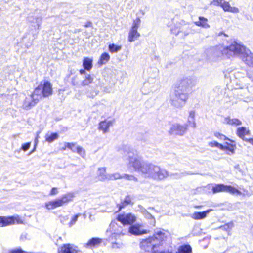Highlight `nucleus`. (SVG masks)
I'll use <instances>...</instances> for the list:
<instances>
[{"mask_svg":"<svg viewBox=\"0 0 253 253\" xmlns=\"http://www.w3.org/2000/svg\"><path fill=\"white\" fill-rule=\"evenodd\" d=\"M223 123L232 126H237L242 125V121L239 119L235 118H231L229 116L225 117Z\"/></svg>","mask_w":253,"mask_h":253,"instance_id":"21","label":"nucleus"},{"mask_svg":"<svg viewBox=\"0 0 253 253\" xmlns=\"http://www.w3.org/2000/svg\"><path fill=\"white\" fill-rule=\"evenodd\" d=\"M221 7L225 12H230L233 13H237L239 12V10L237 7H232L229 3L227 1H224Z\"/></svg>","mask_w":253,"mask_h":253,"instance_id":"24","label":"nucleus"},{"mask_svg":"<svg viewBox=\"0 0 253 253\" xmlns=\"http://www.w3.org/2000/svg\"><path fill=\"white\" fill-rule=\"evenodd\" d=\"M214 136L216 138H217L218 139H220V140H227L231 142H234V141L233 140L229 139L228 138H227L224 135L220 134V133H219L218 132L215 133H214Z\"/></svg>","mask_w":253,"mask_h":253,"instance_id":"42","label":"nucleus"},{"mask_svg":"<svg viewBox=\"0 0 253 253\" xmlns=\"http://www.w3.org/2000/svg\"><path fill=\"white\" fill-rule=\"evenodd\" d=\"M64 146L71 149L73 152H75V149H73V147H75V144L72 143H65Z\"/></svg>","mask_w":253,"mask_h":253,"instance_id":"47","label":"nucleus"},{"mask_svg":"<svg viewBox=\"0 0 253 253\" xmlns=\"http://www.w3.org/2000/svg\"><path fill=\"white\" fill-rule=\"evenodd\" d=\"M224 1V0H214L211 2V4L221 7Z\"/></svg>","mask_w":253,"mask_h":253,"instance_id":"46","label":"nucleus"},{"mask_svg":"<svg viewBox=\"0 0 253 253\" xmlns=\"http://www.w3.org/2000/svg\"><path fill=\"white\" fill-rule=\"evenodd\" d=\"M91 23L90 22H87L85 24V27H90L91 26Z\"/></svg>","mask_w":253,"mask_h":253,"instance_id":"55","label":"nucleus"},{"mask_svg":"<svg viewBox=\"0 0 253 253\" xmlns=\"http://www.w3.org/2000/svg\"><path fill=\"white\" fill-rule=\"evenodd\" d=\"M58 253H81L77 247L73 244H64L58 249Z\"/></svg>","mask_w":253,"mask_h":253,"instance_id":"14","label":"nucleus"},{"mask_svg":"<svg viewBox=\"0 0 253 253\" xmlns=\"http://www.w3.org/2000/svg\"><path fill=\"white\" fill-rule=\"evenodd\" d=\"M35 149H36V148H35V147L34 148V149H33V151L31 152V153H32L33 152H34V150H35Z\"/></svg>","mask_w":253,"mask_h":253,"instance_id":"62","label":"nucleus"},{"mask_svg":"<svg viewBox=\"0 0 253 253\" xmlns=\"http://www.w3.org/2000/svg\"><path fill=\"white\" fill-rule=\"evenodd\" d=\"M96 178L100 181H105L108 180V175L106 172V168L100 167L97 169L96 171Z\"/></svg>","mask_w":253,"mask_h":253,"instance_id":"16","label":"nucleus"},{"mask_svg":"<svg viewBox=\"0 0 253 253\" xmlns=\"http://www.w3.org/2000/svg\"><path fill=\"white\" fill-rule=\"evenodd\" d=\"M35 149H36V148H35V147L34 148V149H33V151L31 152V153H32L33 152H34V150H35Z\"/></svg>","mask_w":253,"mask_h":253,"instance_id":"63","label":"nucleus"},{"mask_svg":"<svg viewBox=\"0 0 253 253\" xmlns=\"http://www.w3.org/2000/svg\"><path fill=\"white\" fill-rule=\"evenodd\" d=\"M108 48L110 52L115 53L118 52L122 49V46L112 43L109 45Z\"/></svg>","mask_w":253,"mask_h":253,"instance_id":"37","label":"nucleus"},{"mask_svg":"<svg viewBox=\"0 0 253 253\" xmlns=\"http://www.w3.org/2000/svg\"><path fill=\"white\" fill-rule=\"evenodd\" d=\"M110 58L109 54L107 53H103L100 56L98 64L100 65L106 64Z\"/></svg>","mask_w":253,"mask_h":253,"instance_id":"36","label":"nucleus"},{"mask_svg":"<svg viewBox=\"0 0 253 253\" xmlns=\"http://www.w3.org/2000/svg\"><path fill=\"white\" fill-rule=\"evenodd\" d=\"M59 219H60V222L63 224H66L67 221L69 219V217L68 216H59Z\"/></svg>","mask_w":253,"mask_h":253,"instance_id":"48","label":"nucleus"},{"mask_svg":"<svg viewBox=\"0 0 253 253\" xmlns=\"http://www.w3.org/2000/svg\"><path fill=\"white\" fill-rule=\"evenodd\" d=\"M176 253H192V248L189 245L180 246L178 248Z\"/></svg>","mask_w":253,"mask_h":253,"instance_id":"33","label":"nucleus"},{"mask_svg":"<svg viewBox=\"0 0 253 253\" xmlns=\"http://www.w3.org/2000/svg\"><path fill=\"white\" fill-rule=\"evenodd\" d=\"M226 144L227 145V146L224 145V147H225L224 149L221 150L226 151V153L228 155L234 154V148L235 147V144H229L228 142H226Z\"/></svg>","mask_w":253,"mask_h":253,"instance_id":"34","label":"nucleus"},{"mask_svg":"<svg viewBox=\"0 0 253 253\" xmlns=\"http://www.w3.org/2000/svg\"><path fill=\"white\" fill-rule=\"evenodd\" d=\"M58 138V135L56 133H53L50 134H46L45 136L46 141L48 142H52Z\"/></svg>","mask_w":253,"mask_h":253,"instance_id":"38","label":"nucleus"},{"mask_svg":"<svg viewBox=\"0 0 253 253\" xmlns=\"http://www.w3.org/2000/svg\"><path fill=\"white\" fill-rule=\"evenodd\" d=\"M74 196L73 193H68L62 195L61 197L45 203V207L48 210H53L61 207L73 200Z\"/></svg>","mask_w":253,"mask_h":253,"instance_id":"5","label":"nucleus"},{"mask_svg":"<svg viewBox=\"0 0 253 253\" xmlns=\"http://www.w3.org/2000/svg\"><path fill=\"white\" fill-rule=\"evenodd\" d=\"M123 178L125 179L126 180L132 181L134 182H138V179L135 176L131 174H123Z\"/></svg>","mask_w":253,"mask_h":253,"instance_id":"40","label":"nucleus"},{"mask_svg":"<svg viewBox=\"0 0 253 253\" xmlns=\"http://www.w3.org/2000/svg\"><path fill=\"white\" fill-rule=\"evenodd\" d=\"M113 121L112 120H104L101 121L99 124L98 129L105 134L108 132L109 127L112 126Z\"/></svg>","mask_w":253,"mask_h":253,"instance_id":"20","label":"nucleus"},{"mask_svg":"<svg viewBox=\"0 0 253 253\" xmlns=\"http://www.w3.org/2000/svg\"><path fill=\"white\" fill-rule=\"evenodd\" d=\"M80 73L82 75L85 74V71L84 69H81L80 70Z\"/></svg>","mask_w":253,"mask_h":253,"instance_id":"56","label":"nucleus"},{"mask_svg":"<svg viewBox=\"0 0 253 253\" xmlns=\"http://www.w3.org/2000/svg\"><path fill=\"white\" fill-rule=\"evenodd\" d=\"M208 145L211 147H218L220 149H224L225 148L224 147V145L215 141L209 142Z\"/></svg>","mask_w":253,"mask_h":253,"instance_id":"41","label":"nucleus"},{"mask_svg":"<svg viewBox=\"0 0 253 253\" xmlns=\"http://www.w3.org/2000/svg\"><path fill=\"white\" fill-rule=\"evenodd\" d=\"M93 60L88 57H85L83 61V66L85 70L90 71L92 68Z\"/></svg>","mask_w":253,"mask_h":253,"instance_id":"30","label":"nucleus"},{"mask_svg":"<svg viewBox=\"0 0 253 253\" xmlns=\"http://www.w3.org/2000/svg\"><path fill=\"white\" fill-rule=\"evenodd\" d=\"M193 79L186 77L181 79L175 85L174 92L170 95V102L173 106L183 107L189 97V93L193 86Z\"/></svg>","mask_w":253,"mask_h":253,"instance_id":"2","label":"nucleus"},{"mask_svg":"<svg viewBox=\"0 0 253 253\" xmlns=\"http://www.w3.org/2000/svg\"><path fill=\"white\" fill-rule=\"evenodd\" d=\"M195 112L194 111H193V110L190 111L189 112L188 117V124L190 126H191L193 128H195L196 126V123L195 121Z\"/></svg>","mask_w":253,"mask_h":253,"instance_id":"32","label":"nucleus"},{"mask_svg":"<svg viewBox=\"0 0 253 253\" xmlns=\"http://www.w3.org/2000/svg\"><path fill=\"white\" fill-rule=\"evenodd\" d=\"M10 253H26L25 251L20 249L12 250L10 251Z\"/></svg>","mask_w":253,"mask_h":253,"instance_id":"52","label":"nucleus"},{"mask_svg":"<svg viewBox=\"0 0 253 253\" xmlns=\"http://www.w3.org/2000/svg\"><path fill=\"white\" fill-rule=\"evenodd\" d=\"M187 130V125H181L179 124L175 123L171 125L169 133L171 135H183Z\"/></svg>","mask_w":253,"mask_h":253,"instance_id":"10","label":"nucleus"},{"mask_svg":"<svg viewBox=\"0 0 253 253\" xmlns=\"http://www.w3.org/2000/svg\"><path fill=\"white\" fill-rule=\"evenodd\" d=\"M116 240H114L113 241H110L112 244V247L114 248H119L122 246V244L119 243H117L115 242Z\"/></svg>","mask_w":253,"mask_h":253,"instance_id":"49","label":"nucleus"},{"mask_svg":"<svg viewBox=\"0 0 253 253\" xmlns=\"http://www.w3.org/2000/svg\"><path fill=\"white\" fill-rule=\"evenodd\" d=\"M127 233V231L124 230L123 227L119 225L116 222L112 221L109 228L106 231V234L108 236L109 241L116 240L121 236L124 235Z\"/></svg>","mask_w":253,"mask_h":253,"instance_id":"4","label":"nucleus"},{"mask_svg":"<svg viewBox=\"0 0 253 253\" xmlns=\"http://www.w3.org/2000/svg\"><path fill=\"white\" fill-rule=\"evenodd\" d=\"M132 198L130 196H126L124 200L121 202V203L118 205L119 207V211H120L124 207L128 205L132 204Z\"/></svg>","mask_w":253,"mask_h":253,"instance_id":"31","label":"nucleus"},{"mask_svg":"<svg viewBox=\"0 0 253 253\" xmlns=\"http://www.w3.org/2000/svg\"><path fill=\"white\" fill-rule=\"evenodd\" d=\"M247 48L240 43L234 41L227 46L221 47L219 50L223 56L228 58L239 56L241 58Z\"/></svg>","mask_w":253,"mask_h":253,"instance_id":"3","label":"nucleus"},{"mask_svg":"<svg viewBox=\"0 0 253 253\" xmlns=\"http://www.w3.org/2000/svg\"><path fill=\"white\" fill-rule=\"evenodd\" d=\"M184 27L180 26L177 25L176 27L174 28H172L171 29V31L172 33L175 35H178L180 33H182L183 34V37H185L187 36L189 34V30L184 31Z\"/></svg>","mask_w":253,"mask_h":253,"instance_id":"27","label":"nucleus"},{"mask_svg":"<svg viewBox=\"0 0 253 253\" xmlns=\"http://www.w3.org/2000/svg\"><path fill=\"white\" fill-rule=\"evenodd\" d=\"M40 133V132H38L37 133V136H36V138H37V139H38V137H39V134Z\"/></svg>","mask_w":253,"mask_h":253,"instance_id":"60","label":"nucleus"},{"mask_svg":"<svg viewBox=\"0 0 253 253\" xmlns=\"http://www.w3.org/2000/svg\"><path fill=\"white\" fill-rule=\"evenodd\" d=\"M93 77L90 74H87L85 79L80 83L81 86H84L89 85L93 82Z\"/></svg>","mask_w":253,"mask_h":253,"instance_id":"35","label":"nucleus"},{"mask_svg":"<svg viewBox=\"0 0 253 253\" xmlns=\"http://www.w3.org/2000/svg\"><path fill=\"white\" fill-rule=\"evenodd\" d=\"M117 219L123 225H131L136 221V217L130 213H123L119 214Z\"/></svg>","mask_w":253,"mask_h":253,"instance_id":"9","label":"nucleus"},{"mask_svg":"<svg viewBox=\"0 0 253 253\" xmlns=\"http://www.w3.org/2000/svg\"><path fill=\"white\" fill-rule=\"evenodd\" d=\"M37 103V101H35L32 95L30 94L26 97L23 104V107L27 110L30 109Z\"/></svg>","mask_w":253,"mask_h":253,"instance_id":"18","label":"nucleus"},{"mask_svg":"<svg viewBox=\"0 0 253 253\" xmlns=\"http://www.w3.org/2000/svg\"><path fill=\"white\" fill-rule=\"evenodd\" d=\"M58 193V191L57 188L54 187L53 188L49 193V195L54 196L57 194Z\"/></svg>","mask_w":253,"mask_h":253,"instance_id":"51","label":"nucleus"},{"mask_svg":"<svg viewBox=\"0 0 253 253\" xmlns=\"http://www.w3.org/2000/svg\"><path fill=\"white\" fill-rule=\"evenodd\" d=\"M99 93L98 90H94L92 92H90L88 94V97L90 98H94Z\"/></svg>","mask_w":253,"mask_h":253,"instance_id":"53","label":"nucleus"},{"mask_svg":"<svg viewBox=\"0 0 253 253\" xmlns=\"http://www.w3.org/2000/svg\"><path fill=\"white\" fill-rule=\"evenodd\" d=\"M212 209H208L203 212H195L191 214V217L195 220H200L206 217L207 214L209 213Z\"/></svg>","mask_w":253,"mask_h":253,"instance_id":"23","label":"nucleus"},{"mask_svg":"<svg viewBox=\"0 0 253 253\" xmlns=\"http://www.w3.org/2000/svg\"><path fill=\"white\" fill-rule=\"evenodd\" d=\"M39 85L42 90L43 97H48L52 94V86L49 81H42Z\"/></svg>","mask_w":253,"mask_h":253,"instance_id":"13","label":"nucleus"},{"mask_svg":"<svg viewBox=\"0 0 253 253\" xmlns=\"http://www.w3.org/2000/svg\"><path fill=\"white\" fill-rule=\"evenodd\" d=\"M147 217L148 218H152L153 217L151 214H148V216H147Z\"/></svg>","mask_w":253,"mask_h":253,"instance_id":"58","label":"nucleus"},{"mask_svg":"<svg viewBox=\"0 0 253 253\" xmlns=\"http://www.w3.org/2000/svg\"><path fill=\"white\" fill-rule=\"evenodd\" d=\"M157 243L154 242L153 237H150L140 243V247L142 249L149 252L157 247Z\"/></svg>","mask_w":253,"mask_h":253,"instance_id":"12","label":"nucleus"},{"mask_svg":"<svg viewBox=\"0 0 253 253\" xmlns=\"http://www.w3.org/2000/svg\"><path fill=\"white\" fill-rule=\"evenodd\" d=\"M166 233L164 230H159L155 232V234L152 236L153 237L154 242L158 243L157 246L161 244L162 242L166 238Z\"/></svg>","mask_w":253,"mask_h":253,"instance_id":"19","label":"nucleus"},{"mask_svg":"<svg viewBox=\"0 0 253 253\" xmlns=\"http://www.w3.org/2000/svg\"><path fill=\"white\" fill-rule=\"evenodd\" d=\"M241 58L249 66L253 67V53L249 49L247 48L246 49Z\"/></svg>","mask_w":253,"mask_h":253,"instance_id":"15","label":"nucleus"},{"mask_svg":"<svg viewBox=\"0 0 253 253\" xmlns=\"http://www.w3.org/2000/svg\"><path fill=\"white\" fill-rule=\"evenodd\" d=\"M26 234H22L21 236V239L22 240H23L24 239L26 238Z\"/></svg>","mask_w":253,"mask_h":253,"instance_id":"57","label":"nucleus"},{"mask_svg":"<svg viewBox=\"0 0 253 253\" xmlns=\"http://www.w3.org/2000/svg\"><path fill=\"white\" fill-rule=\"evenodd\" d=\"M123 177V174L121 175L118 172L112 174H109L108 181L120 179H122Z\"/></svg>","mask_w":253,"mask_h":253,"instance_id":"39","label":"nucleus"},{"mask_svg":"<svg viewBox=\"0 0 253 253\" xmlns=\"http://www.w3.org/2000/svg\"><path fill=\"white\" fill-rule=\"evenodd\" d=\"M199 20L195 22V24L198 26H200L204 28H208L210 27V25L208 23V19L203 17H199Z\"/></svg>","mask_w":253,"mask_h":253,"instance_id":"29","label":"nucleus"},{"mask_svg":"<svg viewBox=\"0 0 253 253\" xmlns=\"http://www.w3.org/2000/svg\"><path fill=\"white\" fill-rule=\"evenodd\" d=\"M31 143H26L22 145V149L24 151H27L30 147Z\"/></svg>","mask_w":253,"mask_h":253,"instance_id":"50","label":"nucleus"},{"mask_svg":"<svg viewBox=\"0 0 253 253\" xmlns=\"http://www.w3.org/2000/svg\"><path fill=\"white\" fill-rule=\"evenodd\" d=\"M247 142L250 143L251 144H252L253 146V138H250L247 140Z\"/></svg>","mask_w":253,"mask_h":253,"instance_id":"54","label":"nucleus"},{"mask_svg":"<svg viewBox=\"0 0 253 253\" xmlns=\"http://www.w3.org/2000/svg\"><path fill=\"white\" fill-rule=\"evenodd\" d=\"M23 221L19 215L0 216V227L8 226L15 224H23Z\"/></svg>","mask_w":253,"mask_h":253,"instance_id":"7","label":"nucleus"},{"mask_svg":"<svg viewBox=\"0 0 253 253\" xmlns=\"http://www.w3.org/2000/svg\"><path fill=\"white\" fill-rule=\"evenodd\" d=\"M127 232L131 234L136 236L147 234L149 232L147 230L143 229V225L142 224L139 223H136L130 226Z\"/></svg>","mask_w":253,"mask_h":253,"instance_id":"11","label":"nucleus"},{"mask_svg":"<svg viewBox=\"0 0 253 253\" xmlns=\"http://www.w3.org/2000/svg\"><path fill=\"white\" fill-rule=\"evenodd\" d=\"M28 20L35 29H40L42 20L41 16H36L35 17H32L29 16L28 17Z\"/></svg>","mask_w":253,"mask_h":253,"instance_id":"17","label":"nucleus"},{"mask_svg":"<svg viewBox=\"0 0 253 253\" xmlns=\"http://www.w3.org/2000/svg\"><path fill=\"white\" fill-rule=\"evenodd\" d=\"M78 146H76L75 145V147H73V149H75V152H76V147H78Z\"/></svg>","mask_w":253,"mask_h":253,"instance_id":"61","label":"nucleus"},{"mask_svg":"<svg viewBox=\"0 0 253 253\" xmlns=\"http://www.w3.org/2000/svg\"><path fill=\"white\" fill-rule=\"evenodd\" d=\"M155 180H161L169 176V174L167 171L164 169H161L159 167V170L157 171Z\"/></svg>","mask_w":253,"mask_h":253,"instance_id":"25","label":"nucleus"},{"mask_svg":"<svg viewBox=\"0 0 253 253\" xmlns=\"http://www.w3.org/2000/svg\"><path fill=\"white\" fill-rule=\"evenodd\" d=\"M71 84L73 85L80 87V84L78 82V78L77 76L73 77L71 79Z\"/></svg>","mask_w":253,"mask_h":253,"instance_id":"45","label":"nucleus"},{"mask_svg":"<svg viewBox=\"0 0 253 253\" xmlns=\"http://www.w3.org/2000/svg\"><path fill=\"white\" fill-rule=\"evenodd\" d=\"M81 215L80 214H77L74 215L71 219V221L69 222L68 225L69 227L73 226L77 222L78 217Z\"/></svg>","mask_w":253,"mask_h":253,"instance_id":"44","label":"nucleus"},{"mask_svg":"<svg viewBox=\"0 0 253 253\" xmlns=\"http://www.w3.org/2000/svg\"><path fill=\"white\" fill-rule=\"evenodd\" d=\"M38 139L37 138H36L35 140V145H37V143H38Z\"/></svg>","mask_w":253,"mask_h":253,"instance_id":"59","label":"nucleus"},{"mask_svg":"<svg viewBox=\"0 0 253 253\" xmlns=\"http://www.w3.org/2000/svg\"><path fill=\"white\" fill-rule=\"evenodd\" d=\"M140 22V19L138 17L133 20L131 28L128 33V40L129 42H132L140 37V35L138 32V29Z\"/></svg>","mask_w":253,"mask_h":253,"instance_id":"8","label":"nucleus"},{"mask_svg":"<svg viewBox=\"0 0 253 253\" xmlns=\"http://www.w3.org/2000/svg\"><path fill=\"white\" fill-rule=\"evenodd\" d=\"M102 240L99 238H92L90 239L86 244L85 246L87 247H96L102 243Z\"/></svg>","mask_w":253,"mask_h":253,"instance_id":"28","label":"nucleus"},{"mask_svg":"<svg viewBox=\"0 0 253 253\" xmlns=\"http://www.w3.org/2000/svg\"><path fill=\"white\" fill-rule=\"evenodd\" d=\"M76 152L78 154H79L81 156H82V157L84 158L85 156V150L80 147V146H78V147H76Z\"/></svg>","mask_w":253,"mask_h":253,"instance_id":"43","label":"nucleus"},{"mask_svg":"<svg viewBox=\"0 0 253 253\" xmlns=\"http://www.w3.org/2000/svg\"><path fill=\"white\" fill-rule=\"evenodd\" d=\"M209 188H211L213 193L219 192H226L233 195H241L242 192L235 187L230 185H225L223 184L209 185Z\"/></svg>","mask_w":253,"mask_h":253,"instance_id":"6","label":"nucleus"},{"mask_svg":"<svg viewBox=\"0 0 253 253\" xmlns=\"http://www.w3.org/2000/svg\"><path fill=\"white\" fill-rule=\"evenodd\" d=\"M236 134L239 137L244 141H247L248 139L245 138V136L250 135V131L245 127L242 126L237 128Z\"/></svg>","mask_w":253,"mask_h":253,"instance_id":"22","label":"nucleus"},{"mask_svg":"<svg viewBox=\"0 0 253 253\" xmlns=\"http://www.w3.org/2000/svg\"><path fill=\"white\" fill-rule=\"evenodd\" d=\"M126 152L127 154L128 167L133 168V170L145 177L154 179L156 172L159 170V167L149 164L144 161L142 159L133 152L130 151L129 147L126 148Z\"/></svg>","mask_w":253,"mask_h":253,"instance_id":"1","label":"nucleus"},{"mask_svg":"<svg viewBox=\"0 0 253 253\" xmlns=\"http://www.w3.org/2000/svg\"><path fill=\"white\" fill-rule=\"evenodd\" d=\"M66 148V147H65V146H64V147H63V148H62V149L64 150H65Z\"/></svg>","mask_w":253,"mask_h":253,"instance_id":"64","label":"nucleus"},{"mask_svg":"<svg viewBox=\"0 0 253 253\" xmlns=\"http://www.w3.org/2000/svg\"><path fill=\"white\" fill-rule=\"evenodd\" d=\"M31 94L34 98V100L37 101V102H38L39 101L42 99V97H43V93L39 85L35 89L33 92Z\"/></svg>","mask_w":253,"mask_h":253,"instance_id":"26","label":"nucleus"}]
</instances>
